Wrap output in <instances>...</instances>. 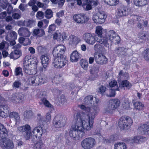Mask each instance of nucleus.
I'll list each match as a JSON object with an SVG mask.
<instances>
[{
	"label": "nucleus",
	"instance_id": "1",
	"mask_svg": "<svg viewBox=\"0 0 149 149\" xmlns=\"http://www.w3.org/2000/svg\"><path fill=\"white\" fill-rule=\"evenodd\" d=\"M91 117L88 116L89 120L86 122L84 120H81L80 118L79 120L75 124L74 127H72L70 129L69 134L70 137L73 139L77 140L84 137L85 133L84 132L85 129L89 131L93 126V119L94 118L95 113H91Z\"/></svg>",
	"mask_w": 149,
	"mask_h": 149
},
{
	"label": "nucleus",
	"instance_id": "2",
	"mask_svg": "<svg viewBox=\"0 0 149 149\" xmlns=\"http://www.w3.org/2000/svg\"><path fill=\"white\" fill-rule=\"evenodd\" d=\"M98 100L95 97L93 98L91 95L87 96L86 97L84 100V103L86 105H87L91 107H86L84 105H79L81 109L83 110L84 112L86 115L87 118L89 120L88 116L91 117V112L95 113L94 118L93 119V123H94V119L99 111V108L97 107Z\"/></svg>",
	"mask_w": 149,
	"mask_h": 149
},
{
	"label": "nucleus",
	"instance_id": "3",
	"mask_svg": "<svg viewBox=\"0 0 149 149\" xmlns=\"http://www.w3.org/2000/svg\"><path fill=\"white\" fill-rule=\"evenodd\" d=\"M120 41V37L117 35L116 32L113 30H111L106 33L105 37L100 39L99 42L103 44L109 50L112 45V42L116 45H118Z\"/></svg>",
	"mask_w": 149,
	"mask_h": 149
},
{
	"label": "nucleus",
	"instance_id": "4",
	"mask_svg": "<svg viewBox=\"0 0 149 149\" xmlns=\"http://www.w3.org/2000/svg\"><path fill=\"white\" fill-rule=\"evenodd\" d=\"M133 121L131 118L128 116H122L119 119L118 126L122 130H127L130 127Z\"/></svg>",
	"mask_w": 149,
	"mask_h": 149
},
{
	"label": "nucleus",
	"instance_id": "5",
	"mask_svg": "<svg viewBox=\"0 0 149 149\" xmlns=\"http://www.w3.org/2000/svg\"><path fill=\"white\" fill-rule=\"evenodd\" d=\"M52 62L53 66L56 68H61L67 63L68 61L66 56L54 57Z\"/></svg>",
	"mask_w": 149,
	"mask_h": 149
},
{
	"label": "nucleus",
	"instance_id": "6",
	"mask_svg": "<svg viewBox=\"0 0 149 149\" xmlns=\"http://www.w3.org/2000/svg\"><path fill=\"white\" fill-rule=\"evenodd\" d=\"M120 101L117 98L111 99L107 102V106L105 111L108 113L112 112L117 109L120 105Z\"/></svg>",
	"mask_w": 149,
	"mask_h": 149
},
{
	"label": "nucleus",
	"instance_id": "7",
	"mask_svg": "<svg viewBox=\"0 0 149 149\" xmlns=\"http://www.w3.org/2000/svg\"><path fill=\"white\" fill-rule=\"evenodd\" d=\"M107 17V15L104 11H100L96 13L93 14L92 19L94 23L100 24L105 22V19Z\"/></svg>",
	"mask_w": 149,
	"mask_h": 149
},
{
	"label": "nucleus",
	"instance_id": "8",
	"mask_svg": "<svg viewBox=\"0 0 149 149\" xmlns=\"http://www.w3.org/2000/svg\"><path fill=\"white\" fill-rule=\"evenodd\" d=\"M96 143L95 139L91 137H88L84 139L81 142V145L84 149H91L93 148Z\"/></svg>",
	"mask_w": 149,
	"mask_h": 149
},
{
	"label": "nucleus",
	"instance_id": "9",
	"mask_svg": "<svg viewBox=\"0 0 149 149\" xmlns=\"http://www.w3.org/2000/svg\"><path fill=\"white\" fill-rule=\"evenodd\" d=\"M54 126L56 128L63 127L66 124V120L61 116L57 115L54 118L53 121Z\"/></svg>",
	"mask_w": 149,
	"mask_h": 149
},
{
	"label": "nucleus",
	"instance_id": "10",
	"mask_svg": "<svg viewBox=\"0 0 149 149\" xmlns=\"http://www.w3.org/2000/svg\"><path fill=\"white\" fill-rule=\"evenodd\" d=\"M65 49V47L62 45H59L54 47L52 51L54 56H66L64 54Z\"/></svg>",
	"mask_w": 149,
	"mask_h": 149
},
{
	"label": "nucleus",
	"instance_id": "11",
	"mask_svg": "<svg viewBox=\"0 0 149 149\" xmlns=\"http://www.w3.org/2000/svg\"><path fill=\"white\" fill-rule=\"evenodd\" d=\"M0 146L4 149H12L14 147L13 142L6 138H3L0 139Z\"/></svg>",
	"mask_w": 149,
	"mask_h": 149
},
{
	"label": "nucleus",
	"instance_id": "12",
	"mask_svg": "<svg viewBox=\"0 0 149 149\" xmlns=\"http://www.w3.org/2000/svg\"><path fill=\"white\" fill-rule=\"evenodd\" d=\"M73 18L77 23L82 24L87 22L89 19L88 17L84 13L74 15Z\"/></svg>",
	"mask_w": 149,
	"mask_h": 149
},
{
	"label": "nucleus",
	"instance_id": "13",
	"mask_svg": "<svg viewBox=\"0 0 149 149\" xmlns=\"http://www.w3.org/2000/svg\"><path fill=\"white\" fill-rule=\"evenodd\" d=\"M39 99L41 101L40 103V104H43L45 106L49 108H53V106L47 99V95L45 92L40 93Z\"/></svg>",
	"mask_w": 149,
	"mask_h": 149
},
{
	"label": "nucleus",
	"instance_id": "14",
	"mask_svg": "<svg viewBox=\"0 0 149 149\" xmlns=\"http://www.w3.org/2000/svg\"><path fill=\"white\" fill-rule=\"evenodd\" d=\"M18 130L20 132H24L23 135L26 140H28L30 139L31 130L30 125H26L24 126L19 127L18 128Z\"/></svg>",
	"mask_w": 149,
	"mask_h": 149
},
{
	"label": "nucleus",
	"instance_id": "15",
	"mask_svg": "<svg viewBox=\"0 0 149 149\" xmlns=\"http://www.w3.org/2000/svg\"><path fill=\"white\" fill-rule=\"evenodd\" d=\"M130 13L128 9L123 5L120 6L117 9V15L119 17L128 15Z\"/></svg>",
	"mask_w": 149,
	"mask_h": 149
},
{
	"label": "nucleus",
	"instance_id": "16",
	"mask_svg": "<svg viewBox=\"0 0 149 149\" xmlns=\"http://www.w3.org/2000/svg\"><path fill=\"white\" fill-rule=\"evenodd\" d=\"M31 83L34 86H38L44 83L46 81V77L45 75H41L31 79Z\"/></svg>",
	"mask_w": 149,
	"mask_h": 149
},
{
	"label": "nucleus",
	"instance_id": "17",
	"mask_svg": "<svg viewBox=\"0 0 149 149\" xmlns=\"http://www.w3.org/2000/svg\"><path fill=\"white\" fill-rule=\"evenodd\" d=\"M29 60L27 58H25L24 61H23V70L27 74L32 75L36 74V71L33 70V69H31L29 67Z\"/></svg>",
	"mask_w": 149,
	"mask_h": 149
},
{
	"label": "nucleus",
	"instance_id": "18",
	"mask_svg": "<svg viewBox=\"0 0 149 149\" xmlns=\"http://www.w3.org/2000/svg\"><path fill=\"white\" fill-rule=\"evenodd\" d=\"M83 38L86 42L90 45H93L95 41L94 36L90 33H86L84 34Z\"/></svg>",
	"mask_w": 149,
	"mask_h": 149
},
{
	"label": "nucleus",
	"instance_id": "19",
	"mask_svg": "<svg viewBox=\"0 0 149 149\" xmlns=\"http://www.w3.org/2000/svg\"><path fill=\"white\" fill-rule=\"evenodd\" d=\"M95 59L96 63L100 65L105 64L107 62L108 59L104 55L99 54L95 56Z\"/></svg>",
	"mask_w": 149,
	"mask_h": 149
},
{
	"label": "nucleus",
	"instance_id": "20",
	"mask_svg": "<svg viewBox=\"0 0 149 149\" xmlns=\"http://www.w3.org/2000/svg\"><path fill=\"white\" fill-rule=\"evenodd\" d=\"M18 34L20 36L25 37H29L31 35V32L27 28L21 27L18 31Z\"/></svg>",
	"mask_w": 149,
	"mask_h": 149
},
{
	"label": "nucleus",
	"instance_id": "21",
	"mask_svg": "<svg viewBox=\"0 0 149 149\" xmlns=\"http://www.w3.org/2000/svg\"><path fill=\"white\" fill-rule=\"evenodd\" d=\"M17 34L15 31H8L6 34L5 39L7 41L11 40H16L17 38Z\"/></svg>",
	"mask_w": 149,
	"mask_h": 149
},
{
	"label": "nucleus",
	"instance_id": "22",
	"mask_svg": "<svg viewBox=\"0 0 149 149\" xmlns=\"http://www.w3.org/2000/svg\"><path fill=\"white\" fill-rule=\"evenodd\" d=\"M138 130L139 133L142 135L149 134V125L144 124L139 126Z\"/></svg>",
	"mask_w": 149,
	"mask_h": 149
},
{
	"label": "nucleus",
	"instance_id": "23",
	"mask_svg": "<svg viewBox=\"0 0 149 149\" xmlns=\"http://www.w3.org/2000/svg\"><path fill=\"white\" fill-rule=\"evenodd\" d=\"M126 49L124 47H119L116 48L115 52L118 56L124 57L127 55V53L125 52Z\"/></svg>",
	"mask_w": 149,
	"mask_h": 149
},
{
	"label": "nucleus",
	"instance_id": "24",
	"mask_svg": "<svg viewBox=\"0 0 149 149\" xmlns=\"http://www.w3.org/2000/svg\"><path fill=\"white\" fill-rule=\"evenodd\" d=\"M23 98V96L22 94L16 93L13 95L11 100L14 103H18L22 102Z\"/></svg>",
	"mask_w": 149,
	"mask_h": 149
},
{
	"label": "nucleus",
	"instance_id": "25",
	"mask_svg": "<svg viewBox=\"0 0 149 149\" xmlns=\"http://www.w3.org/2000/svg\"><path fill=\"white\" fill-rule=\"evenodd\" d=\"M81 55L77 51L72 52L70 55V60L72 62H76L80 59Z\"/></svg>",
	"mask_w": 149,
	"mask_h": 149
},
{
	"label": "nucleus",
	"instance_id": "26",
	"mask_svg": "<svg viewBox=\"0 0 149 149\" xmlns=\"http://www.w3.org/2000/svg\"><path fill=\"white\" fill-rule=\"evenodd\" d=\"M22 55L21 51L19 49H15L14 52H12L9 54L10 58L16 59Z\"/></svg>",
	"mask_w": 149,
	"mask_h": 149
},
{
	"label": "nucleus",
	"instance_id": "27",
	"mask_svg": "<svg viewBox=\"0 0 149 149\" xmlns=\"http://www.w3.org/2000/svg\"><path fill=\"white\" fill-rule=\"evenodd\" d=\"M32 133L38 136V139H40L43 133L42 127L40 126H37L33 130Z\"/></svg>",
	"mask_w": 149,
	"mask_h": 149
},
{
	"label": "nucleus",
	"instance_id": "28",
	"mask_svg": "<svg viewBox=\"0 0 149 149\" xmlns=\"http://www.w3.org/2000/svg\"><path fill=\"white\" fill-rule=\"evenodd\" d=\"M134 4L139 7L147 5L148 3V0H134Z\"/></svg>",
	"mask_w": 149,
	"mask_h": 149
},
{
	"label": "nucleus",
	"instance_id": "29",
	"mask_svg": "<svg viewBox=\"0 0 149 149\" xmlns=\"http://www.w3.org/2000/svg\"><path fill=\"white\" fill-rule=\"evenodd\" d=\"M8 136L7 130L1 124H0V137L2 138H6Z\"/></svg>",
	"mask_w": 149,
	"mask_h": 149
},
{
	"label": "nucleus",
	"instance_id": "30",
	"mask_svg": "<svg viewBox=\"0 0 149 149\" xmlns=\"http://www.w3.org/2000/svg\"><path fill=\"white\" fill-rule=\"evenodd\" d=\"M28 59L29 62H28V63H29V65L30 68L31 69H33V70H35L34 71H36V74L37 72L38 61H31L29 59Z\"/></svg>",
	"mask_w": 149,
	"mask_h": 149
},
{
	"label": "nucleus",
	"instance_id": "31",
	"mask_svg": "<svg viewBox=\"0 0 149 149\" xmlns=\"http://www.w3.org/2000/svg\"><path fill=\"white\" fill-rule=\"evenodd\" d=\"M40 59L41 60L42 65H47L49 63L50 59L49 58V56L46 54H44L41 56Z\"/></svg>",
	"mask_w": 149,
	"mask_h": 149
},
{
	"label": "nucleus",
	"instance_id": "32",
	"mask_svg": "<svg viewBox=\"0 0 149 149\" xmlns=\"http://www.w3.org/2000/svg\"><path fill=\"white\" fill-rule=\"evenodd\" d=\"M132 86L131 83L127 80H124L119 84V87L121 88L126 87L128 89L130 88Z\"/></svg>",
	"mask_w": 149,
	"mask_h": 149
},
{
	"label": "nucleus",
	"instance_id": "33",
	"mask_svg": "<svg viewBox=\"0 0 149 149\" xmlns=\"http://www.w3.org/2000/svg\"><path fill=\"white\" fill-rule=\"evenodd\" d=\"M9 117L11 118H13L15 120L16 123L19 122L20 120V117L18 113L15 112H11L9 115Z\"/></svg>",
	"mask_w": 149,
	"mask_h": 149
},
{
	"label": "nucleus",
	"instance_id": "34",
	"mask_svg": "<svg viewBox=\"0 0 149 149\" xmlns=\"http://www.w3.org/2000/svg\"><path fill=\"white\" fill-rule=\"evenodd\" d=\"M127 148L124 142H118L114 144V149H126Z\"/></svg>",
	"mask_w": 149,
	"mask_h": 149
},
{
	"label": "nucleus",
	"instance_id": "35",
	"mask_svg": "<svg viewBox=\"0 0 149 149\" xmlns=\"http://www.w3.org/2000/svg\"><path fill=\"white\" fill-rule=\"evenodd\" d=\"M80 63L81 67L85 70H87L88 66V62L86 59H82L80 60Z\"/></svg>",
	"mask_w": 149,
	"mask_h": 149
},
{
	"label": "nucleus",
	"instance_id": "36",
	"mask_svg": "<svg viewBox=\"0 0 149 149\" xmlns=\"http://www.w3.org/2000/svg\"><path fill=\"white\" fill-rule=\"evenodd\" d=\"M24 118L25 120H28L33 116V112L31 110L25 111L24 112Z\"/></svg>",
	"mask_w": 149,
	"mask_h": 149
},
{
	"label": "nucleus",
	"instance_id": "37",
	"mask_svg": "<svg viewBox=\"0 0 149 149\" xmlns=\"http://www.w3.org/2000/svg\"><path fill=\"white\" fill-rule=\"evenodd\" d=\"M18 41L21 44L23 43L24 42L27 41V42H26V43H24V44L23 45L25 46L29 45L31 43V41L29 38H26L23 37H20L19 38Z\"/></svg>",
	"mask_w": 149,
	"mask_h": 149
},
{
	"label": "nucleus",
	"instance_id": "38",
	"mask_svg": "<svg viewBox=\"0 0 149 149\" xmlns=\"http://www.w3.org/2000/svg\"><path fill=\"white\" fill-rule=\"evenodd\" d=\"M107 90L105 86L103 85H101L98 88V92L103 96L106 95V94L107 93L105 92Z\"/></svg>",
	"mask_w": 149,
	"mask_h": 149
},
{
	"label": "nucleus",
	"instance_id": "39",
	"mask_svg": "<svg viewBox=\"0 0 149 149\" xmlns=\"http://www.w3.org/2000/svg\"><path fill=\"white\" fill-rule=\"evenodd\" d=\"M133 105L134 108L139 110H142L144 107V104L141 102H136Z\"/></svg>",
	"mask_w": 149,
	"mask_h": 149
},
{
	"label": "nucleus",
	"instance_id": "40",
	"mask_svg": "<svg viewBox=\"0 0 149 149\" xmlns=\"http://www.w3.org/2000/svg\"><path fill=\"white\" fill-rule=\"evenodd\" d=\"M118 89H115V88H111L109 90V94L107 93L106 95L107 96L109 97H112L115 96L116 95V91H118Z\"/></svg>",
	"mask_w": 149,
	"mask_h": 149
},
{
	"label": "nucleus",
	"instance_id": "41",
	"mask_svg": "<svg viewBox=\"0 0 149 149\" xmlns=\"http://www.w3.org/2000/svg\"><path fill=\"white\" fill-rule=\"evenodd\" d=\"M109 86L111 88H115V89H118V87L116 81H112L109 83Z\"/></svg>",
	"mask_w": 149,
	"mask_h": 149
},
{
	"label": "nucleus",
	"instance_id": "42",
	"mask_svg": "<svg viewBox=\"0 0 149 149\" xmlns=\"http://www.w3.org/2000/svg\"><path fill=\"white\" fill-rule=\"evenodd\" d=\"M88 0H85V4L83 5V8L86 10H88L92 9V6L91 3H89Z\"/></svg>",
	"mask_w": 149,
	"mask_h": 149
},
{
	"label": "nucleus",
	"instance_id": "43",
	"mask_svg": "<svg viewBox=\"0 0 149 149\" xmlns=\"http://www.w3.org/2000/svg\"><path fill=\"white\" fill-rule=\"evenodd\" d=\"M53 12L52 10L49 9L45 11V15L46 18L49 19L53 17Z\"/></svg>",
	"mask_w": 149,
	"mask_h": 149
},
{
	"label": "nucleus",
	"instance_id": "44",
	"mask_svg": "<svg viewBox=\"0 0 149 149\" xmlns=\"http://www.w3.org/2000/svg\"><path fill=\"white\" fill-rule=\"evenodd\" d=\"M9 4L7 0H3L0 2V6L3 9H6Z\"/></svg>",
	"mask_w": 149,
	"mask_h": 149
},
{
	"label": "nucleus",
	"instance_id": "45",
	"mask_svg": "<svg viewBox=\"0 0 149 149\" xmlns=\"http://www.w3.org/2000/svg\"><path fill=\"white\" fill-rule=\"evenodd\" d=\"M118 139V135L117 134H114L111 135L110 137L109 140H106V142L110 143L111 141H114Z\"/></svg>",
	"mask_w": 149,
	"mask_h": 149
},
{
	"label": "nucleus",
	"instance_id": "46",
	"mask_svg": "<svg viewBox=\"0 0 149 149\" xmlns=\"http://www.w3.org/2000/svg\"><path fill=\"white\" fill-rule=\"evenodd\" d=\"M50 1L54 4L58 3V5L60 7H62L63 5L65 0H50Z\"/></svg>",
	"mask_w": 149,
	"mask_h": 149
},
{
	"label": "nucleus",
	"instance_id": "47",
	"mask_svg": "<svg viewBox=\"0 0 149 149\" xmlns=\"http://www.w3.org/2000/svg\"><path fill=\"white\" fill-rule=\"evenodd\" d=\"M147 33L146 31H143L139 34V39L145 41L148 38L147 36Z\"/></svg>",
	"mask_w": 149,
	"mask_h": 149
},
{
	"label": "nucleus",
	"instance_id": "48",
	"mask_svg": "<svg viewBox=\"0 0 149 149\" xmlns=\"http://www.w3.org/2000/svg\"><path fill=\"white\" fill-rule=\"evenodd\" d=\"M102 28L101 26H98L96 27V33L101 39L102 38L101 37L102 33Z\"/></svg>",
	"mask_w": 149,
	"mask_h": 149
},
{
	"label": "nucleus",
	"instance_id": "49",
	"mask_svg": "<svg viewBox=\"0 0 149 149\" xmlns=\"http://www.w3.org/2000/svg\"><path fill=\"white\" fill-rule=\"evenodd\" d=\"M43 145L41 141L40 140L34 145V148L35 149H41L43 147Z\"/></svg>",
	"mask_w": 149,
	"mask_h": 149
},
{
	"label": "nucleus",
	"instance_id": "50",
	"mask_svg": "<svg viewBox=\"0 0 149 149\" xmlns=\"http://www.w3.org/2000/svg\"><path fill=\"white\" fill-rule=\"evenodd\" d=\"M37 49L38 53L41 54L45 53L46 52V48L45 47L39 46L37 47Z\"/></svg>",
	"mask_w": 149,
	"mask_h": 149
},
{
	"label": "nucleus",
	"instance_id": "51",
	"mask_svg": "<svg viewBox=\"0 0 149 149\" xmlns=\"http://www.w3.org/2000/svg\"><path fill=\"white\" fill-rule=\"evenodd\" d=\"M143 54L144 58L146 60H149V48L144 50Z\"/></svg>",
	"mask_w": 149,
	"mask_h": 149
},
{
	"label": "nucleus",
	"instance_id": "52",
	"mask_svg": "<svg viewBox=\"0 0 149 149\" xmlns=\"http://www.w3.org/2000/svg\"><path fill=\"white\" fill-rule=\"evenodd\" d=\"M102 45L99 43L96 44L94 47V50L97 52H102Z\"/></svg>",
	"mask_w": 149,
	"mask_h": 149
},
{
	"label": "nucleus",
	"instance_id": "53",
	"mask_svg": "<svg viewBox=\"0 0 149 149\" xmlns=\"http://www.w3.org/2000/svg\"><path fill=\"white\" fill-rule=\"evenodd\" d=\"M119 0H109L108 2H106V3L110 6H114L117 4Z\"/></svg>",
	"mask_w": 149,
	"mask_h": 149
},
{
	"label": "nucleus",
	"instance_id": "54",
	"mask_svg": "<svg viewBox=\"0 0 149 149\" xmlns=\"http://www.w3.org/2000/svg\"><path fill=\"white\" fill-rule=\"evenodd\" d=\"M21 85V83L19 80H16L13 83V88H19Z\"/></svg>",
	"mask_w": 149,
	"mask_h": 149
},
{
	"label": "nucleus",
	"instance_id": "55",
	"mask_svg": "<svg viewBox=\"0 0 149 149\" xmlns=\"http://www.w3.org/2000/svg\"><path fill=\"white\" fill-rule=\"evenodd\" d=\"M0 109H2L3 111H5V112L8 113L9 109V108L7 105H0Z\"/></svg>",
	"mask_w": 149,
	"mask_h": 149
},
{
	"label": "nucleus",
	"instance_id": "56",
	"mask_svg": "<svg viewBox=\"0 0 149 149\" xmlns=\"http://www.w3.org/2000/svg\"><path fill=\"white\" fill-rule=\"evenodd\" d=\"M20 74L23 75L22 68L19 67L17 68L15 70V75L18 76Z\"/></svg>",
	"mask_w": 149,
	"mask_h": 149
},
{
	"label": "nucleus",
	"instance_id": "57",
	"mask_svg": "<svg viewBox=\"0 0 149 149\" xmlns=\"http://www.w3.org/2000/svg\"><path fill=\"white\" fill-rule=\"evenodd\" d=\"M88 2L89 3H91L92 6H94L95 7L97 6L99 4V2L98 0H88Z\"/></svg>",
	"mask_w": 149,
	"mask_h": 149
},
{
	"label": "nucleus",
	"instance_id": "58",
	"mask_svg": "<svg viewBox=\"0 0 149 149\" xmlns=\"http://www.w3.org/2000/svg\"><path fill=\"white\" fill-rule=\"evenodd\" d=\"M37 138H38V136L36 135V134H33L32 132L30 139L32 142L34 143L37 140Z\"/></svg>",
	"mask_w": 149,
	"mask_h": 149
},
{
	"label": "nucleus",
	"instance_id": "59",
	"mask_svg": "<svg viewBox=\"0 0 149 149\" xmlns=\"http://www.w3.org/2000/svg\"><path fill=\"white\" fill-rule=\"evenodd\" d=\"M130 101H129L128 98H125L124 99V103L127 106L125 107V109H129L130 108Z\"/></svg>",
	"mask_w": 149,
	"mask_h": 149
},
{
	"label": "nucleus",
	"instance_id": "60",
	"mask_svg": "<svg viewBox=\"0 0 149 149\" xmlns=\"http://www.w3.org/2000/svg\"><path fill=\"white\" fill-rule=\"evenodd\" d=\"M56 26L54 24H52L50 25L48 29V32L51 33L52 31L55 30Z\"/></svg>",
	"mask_w": 149,
	"mask_h": 149
},
{
	"label": "nucleus",
	"instance_id": "61",
	"mask_svg": "<svg viewBox=\"0 0 149 149\" xmlns=\"http://www.w3.org/2000/svg\"><path fill=\"white\" fill-rule=\"evenodd\" d=\"M8 6V8L7 10V13L8 14H10L13 13V7L10 3Z\"/></svg>",
	"mask_w": 149,
	"mask_h": 149
},
{
	"label": "nucleus",
	"instance_id": "62",
	"mask_svg": "<svg viewBox=\"0 0 149 149\" xmlns=\"http://www.w3.org/2000/svg\"><path fill=\"white\" fill-rule=\"evenodd\" d=\"M36 16L37 18L40 19L43 18L45 15L42 11H39L37 12Z\"/></svg>",
	"mask_w": 149,
	"mask_h": 149
},
{
	"label": "nucleus",
	"instance_id": "63",
	"mask_svg": "<svg viewBox=\"0 0 149 149\" xmlns=\"http://www.w3.org/2000/svg\"><path fill=\"white\" fill-rule=\"evenodd\" d=\"M42 67H40L38 68L40 72L45 71L47 69V66L45 65H42Z\"/></svg>",
	"mask_w": 149,
	"mask_h": 149
},
{
	"label": "nucleus",
	"instance_id": "64",
	"mask_svg": "<svg viewBox=\"0 0 149 149\" xmlns=\"http://www.w3.org/2000/svg\"><path fill=\"white\" fill-rule=\"evenodd\" d=\"M78 88L76 87H75L73 88L71 87V91H72L71 94L72 95H73L74 93H75L76 94H77L78 92Z\"/></svg>",
	"mask_w": 149,
	"mask_h": 149
}]
</instances>
